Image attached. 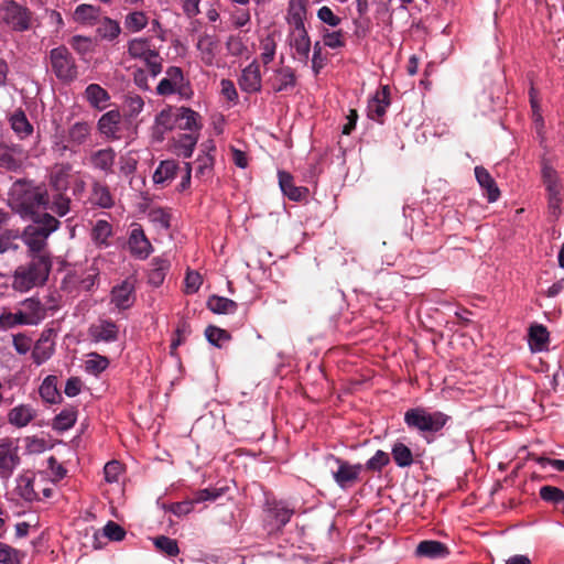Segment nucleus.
I'll return each mask as SVG.
<instances>
[{"label": "nucleus", "instance_id": "obj_1", "mask_svg": "<svg viewBox=\"0 0 564 564\" xmlns=\"http://www.w3.org/2000/svg\"><path fill=\"white\" fill-rule=\"evenodd\" d=\"M10 199L23 217L36 218L48 208V194L44 187L19 180L14 182Z\"/></svg>", "mask_w": 564, "mask_h": 564}, {"label": "nucleus", "instance_id": "obj_2", "mask_svg": "<svg viewBox=\"0 0 564 564\" xmlns=\"http://www.w3.org/2000/svg\"><path fill=\"white\" fill-rule=\"evenodd\" d=\"M51 270V254L29 256V261L14 270L12 288L20 293H24L41 286L47 281Z\"/></svg>", "mask_w": 564, "mask_h": 564}, {"label": "nucleus", "instance_id": "obj_3", "mask_svg": "<svg viewBox=\"0 0 564 564\" xmlns=\"http://www.w3.org/2000/svg\"><path fill=\"white\" fill-rule=\"evenodd\" d=\"M31 219L32 224L25 227L21 236L28 247L29 256L50 254L45 250L47 238L58 229L61 223L47 213H44L42 217Z\"/></svg>", "mask_w": 564, "mask_h": 564}, {"label": "nucleus", "instance_id": "obj_4", "mask_svg": "<svg viewBox=\"0 0 564 564\" xmlns=\"http://www.w3.org/2000/svg\"><path fill=\"white\" fill-rule=\"evenodd\" d=\"M449 420L451 416L441 411L431 412L422 406L411 408L404 413L405 425L422 435L441 432Z\"/></svg>", "mask_w": 564, "mask_h": 564}, {"label": "nucleus", "instance_id": "obj_5", "mask_svg": "<svg viewBox=\"0 0 564 564\" xmlns=\"http://www.w3.org/2000/svg\"><path fill=\"white\" fill-rule=\"evenodd\" d=\"M127 52L133 59H138L149 68L151 77L156 78L163 70V58L153 40L150 37H134L127 44Z\"/></svg>", "mask_w": 564, "mask_h": 564}, {"label": "nucleus", "instance_id": "obj_6", "mask_svg": "<svg viewBox=\"0 0 564 564\" xmlns=\"http://www.w3.org/2000/svg\"><path fill=\"white\" fill-rule=\"evenodd\" d=\"M32 12L14 0L0 3V23L14 32H25L31 28Z\"/></svg>", "mask_w": 564, "mask_h": 564}, {"label": "nucleus", "instance_id": "obj_7", "mask_svg": "<svg viewBox=\"0 0 564 564\" xmlns=\"http://www.w3.org/2000/svg\"><path fill=\"white\" fill-rule=\"evenodd\" d=\"M326 460L336 464L337 468L332 470V477L340 489H350L360 480V474L364 470L362 464H350L334 454H328Z\"/></svg>", "mask_w": 564, "mask_h": 564}, {"label": "nucleus", "instance_id": "obj_8", "mask_svg": "<svg viewBox=\"0 0 564 564\" xmlns=\"http://www.w3.org/2000/svg\"><path fill=\"white\" fill-rule=\"evenodd\" d=\"M51 68L55 76L64 83L73 82L77 77V66L69 50L61 45L50 52Z\"/></svg>", "mask_w": 564, "mask_h": 564}, {"label": "nucleus", "instance_id": "obj_9", "mask_svg": "<svg viewBox=\"0 0 564 564\" xmlns=\"http://www.w3.org/2000/svg\"><path fill=\"white\" fill-rule=\"evenodd\" d=\"M293 59L307 65L312 42L306 26L289 28L286 36Z\"/></svg>", "mask_w": 564, "mask_h": 564}, {"label": "nucleus", "instance_id": "obj_10", "mask_svg": "<svg viewBox=\"0 0 564 564\" xmlns=\"http://www.w3.org/2000/svg\"><path fill=\"white\" fill-rule=\"evenodd\" d=\"M19 441L10 437L0 440V478L8 480L21 463Z\"/></svg>", "mask_w": 564, "mask_h": 564}, {"label": "nucleus", "instance_id": "obj_11", "mask_svg": "<svg viewBox=\"0 0 564 564\" xmlns=\"http://www.w3.org/2000/svg\"><path fill=\"white\" fill-rule=\"evenodd\" d=\"M28 158V151L21 144L0 141V169L20 172Z\"/></svg>", "mask_w": 564, "mask_h": 564}, {"label": "nucleus", "instance_id": "obj_12", "mask_svg": "<svg viewBox=\"0 0 564 564\" xmlns=\"http://www.w3.org/2000/svg\"><path fill=\"white\" fill-rule=\"evenodd\" d=\"M18 311L25 326H37L47 317L50 308L37 296H31L19 303Z\"/></svg>", "mask_w": 564, "mask_h": 564}, {"label": "nucleus", "instance_id": "obj_13", "mask_svg": "<svg viewBox=\"0 0 564 564\" xmlns=\"http://www.w3.org/2000/svg\"><path fill=\"white\" fill-rule=\"evenodd\" d=\"M294 510L282 501L267 503L265 527L269 533L281 531L291 520Z\"/></svg>", "mask_w": 564, "mask_h": 564}, {"label": "nucleus", "instance_id": "obj_14", "mask_svg": "<svg viewBox=\"0 0 564 564\" xmlns=\"http://www.w3.org/2000/svg\"><path fill=\"white\" fill-rule=\"evenodd\" d=\"M55 337L56 332L53 328L42 330L31 351L34 365L41 366L52 358L55 352Z\"/></svg>", "mask_w": 564, "mask_h": 564}, {"label": "nucleus", "instance_id": "obj_15", "mask_svg": "<svg viewBox=\"0 0 564 564\" xmlns=\"http://www.w3.org/2000/svg\"><path fill=\"white\" fill-rule=\"evenodd\" d=\"M128 248L132 257L145 260L153 252V247L144 234L142 226L138 223L131 225L128 237Z\"/></svg>", "mask_w": 564, "mask_h": 564}, {"label": "nucleus", "instance_id": "obj_16", "mask_svg": "<svg viewBox=\"0 0 564 564\" xmlns=\"http://www.w3.org/2000/svg\"><path fill=\"white\" fill-rule=\"evenodd\" d=\"M267 84L274 93H286L295 88L297 76L295 69L291 66L274 68Z\"/></svg>", "mask_w": 564, "mask_h": 564}, {"label": "nucleus", "instance_id": "obj_17", "mask_svg": "<svg viewBox=\"0 0 564 564\" xmlns=\"http://www.w3.org/2000/svg\"><path fill=\"white\" fill-rule=\"evenodd\" d=\"M390 105V88L388 85L381 86L372 96V98L368 101V118L379 123H382Z\"/></svg>", "mask_w": 564, "mask_h": 564}, {"label": "nucleus", "instance_id": "obj_18", "mask_svg": "<svg viewBox=\"0 0 564 564\" xmlns=\"http://www.w3.org/2000/svg\"><path fill=\"white\" fill-rule=\"evenodd\" d=\"M174 128H177V107L169 106L155 116L152 135L155 140L162 141Z\"/></svg>", "mask_w": 564, "mask_h": 564}, {"label": "nucleus", "instance_id": "obj_19", "mask_svg": "<svg viewBox=\"0 0 564 564\" xmlns=\"http://www.w3.org/2000/svg\"><path fill=\"white\" fill-rule=\"evenodd\" d=\"M93 343H113L119 338V326L111 319H99L88 327Z\"/></svg>", "mask_w": 564, "mask_h": 564}, {"label": "nucleus", "instance_id": "obj_20", "mask_svg": "<svg viewBox=\"0 0 564 564\" xmlns=\"http://www.w3.org/2000/svg\"><path fill=\"white\" fill-rule=\"evenodd\" d=\"M240 89L247 94H257L262 88V76L259 63L253 59L242 70L238 78Z\"/></svg>", "mask_w": 564, "mask_h": 564}, {"label": "nucleus", "instance_id": "obj_21", "mask_svg": "<svg viewBox=\"0 0 564 564\" xmlns=\"http://www.w3.org/2000/svg\"><path fill=\"white\" fill-rule=\"evenodd\" d=\"M74 176L73 165L70 163H57L51 170L50 186L56 193H66Z\"/></svg>", "mask_w": 564, "mask_h": 564}, {"label": "nucleus", "instance_id": "obj_22", "mask_svg": "<svg viewBox=\"0 0 564 564\" xmlns=\"http://www.w3.org/2000/svg\"><path fill=\"white\" fill-rule=\"evenodd\" d=\"M15 494L26 502L41 500L40 492L36 490V475L31 470H24L15 479Z\"/></svg>", "mask_w": 564, "mask_h": 564}, {"label": "nucleus", "instance_id": "obj_23", "mask_svg": "<svg viewBox=\"0 0 564 564\" xmlns=\"http://www.w3.org/2000/svg\"><path fill=\"white\" fill-rule=\"evenodd\" d=\"M117 153L111 147L93 151L88 158L89 165L104 175L108 176L115 172Z\"/></svg>", "mask_w": 564, "mask_h": 564}, {"label": "nucleus", "instance_id": "obj_24", "mask_svg": "<svg viewBox=\"0 0 564 564\" xmlns=\"http://www.w3.org/2000/svg\"><path fill=\"white\" fill-rule=\"evenodd\" d=\"M111 303L119 310L130 308L135 301V290L132 282L124 280L112 288L110 293Z\"/></svg>", "mask_w": 564, "mask_h": 564}, {"label": "nucleus", "instance_id": "obj_25", "mask_svg": "<svg viewBox=\"0 0 564 564\" xmlns=\"http://www.w3.org/2000/svg\"><path fill=\"white\" fill-rule=\"evenodd\" d=\"M121 113L117 109L105 112L97 122L100 134L109 140L120 139Z\"/></svg>", "mask_w": 564, "mask_h": 564}, {"label": "nucleus", "instance_id": "obj_26", "mask_svg": "<svg viewBox=\"0 0 564 564\" xmlns=\"http://www.w3.org/2000/svg\"><path fill=\"white\" fill-rule=\"evenodd\" d=\"M308 0H289L285 22L289 28L306 26Z\"/></svg>", "mask_w": 564, "mask_h": 564}, {"label": "nucleus", "instance_id": "obj_27", "mask_svg": "<svg viewBox=\"0 0 564 564\" xmlns=\"http://www.w3.org/2000/svg\"><path fill=\"white\" fill-rule=\"evenodd\" d=\"M202 116L188 107H177V128L187 131V133L200 134L203 129Z\"/></svg>", "mask_w": 564, "mask_h": 564}, {"label": "nucleus", "instance_id": "obj_28", "mask_svg": "<svg viewBox=\"0 0 564 564\" xmlns=\"http://www.w3.org/2000/svg\"><path fill=\"white\" fill-rule=\"evenodd\" d=\"M475 176L476 180L484 191L487 199L489 203H495L500 197V189L494 180V177L490 175V173L485 169L484 166H476L475 167Z\"/></svg>", "mask_w": 564, "mask_h": 564}, {"label": "nucleus", "instance_id": "obj_29", "mask_svg": "<svg viewBox=\"0 0 564 564\" xmlns=\"http://www.w3.org/2000/svg\"><path fill=\"white\" fill-rule=\"evenodd\" d=\"M279 185L282 193L293 202H300L306 197L308 189L303 186H295L293 176L285 171H279Z\"/></svg>", "mask_w": 564, "mask_h": 564}, {"label": "nucleus", "instance_id": "obj_30", "mask_svg": "<svg viewBox=\"0 0 564 564\" xmlns=\"http://www.w3.org/2000/svg\"><path fill=\"white\" fill-rule=\"evenodd\" d=\"M448 554L449 550L447 545L435 540L421 541L415 549V555L419 557L444 558Z\"/></svg>", "mask_w": 564, "mask_h": 564}, {"label": "nucleus", "instance_id": "obj_31", "mask_svg": "<svg viewBox=\"0 0 564 564\" xmlns=\"http://www.w3.org/2000/svg\"><path fill=\"white\" fill-rule=\"evenodd\" d=\"M9 123L15 135L21 140L29 138L33 133V126L21 108L15 109L9 116Z\"/></svg>", "mask_w": 564, "mask_h": 564}, {"label": "nucleus", "instance_id": "obj_32", "mask_svg": "<svg viewBox=\"0 0 564 564\" xmlns=\"http://www.w3.org/2000/svg\"><path fill=\"white\" fill-rule=\"evenodd\" d=\"M84 97L93 108L99 111L109 106L110 95L98 84H89L85 89Z\"/></svg>", "mask_w": 564, "mask_h": 564}, {"label": "nucleus", "instance_id": "obj_33", "mask_svg": "<svg viewBox=\"0 0 564 564\" xmlns=\"http://www.w3.org/2000/svg\"><path fill=\"white\" fill-rule=\"evenodd\" d=\"M170 268L171 263L167 258L163 256L153 258L148 273V282L154 288L162 285Z\"/></svg>", "mask_w": 564, "mask_h": 564}, {"label": "nucleus", "instance_id": "obj_34", "mask_svg": "<svg viewBox=\"0 0 564 564\" xmlns=\"http://www.w3.org/2000/svg\"><path fill=\"white\" fill-rule=\"evenodd\" d=\"M36 416V411L30 404H19L8 413V422L15 427H24Z\"/></svg>", "mask_w": 564, "mask_h": 564}, {"label": "nucleus", "instance_id": "obj_35", "mask_svg": "<svg viewBox=\"0 0 564 564\" xmlns=\"http://www.w3.org/2000/svg\"><path fill=\"white\" fill-rule=\"evenodd\" d=\"M178 169L175 160L161 161L152 176L154 184L165 186L175 178Z\"/></svg>", "mask_w": 564, "mask_h": 564}, {"label": "nucleus", "instance_id": "obj_36", "mask_svg": "<svg viewBox=\"0 0 564 564\" xmlns=\"http://www.w3.org/2000/svg\"><path fill=\"white\" fill-rule=\"evenodd\" d=\"M100 15V7L83 3L76 7L73 18L77 23L95 25L99 21Z\"/></svg>", "mask_w": 564, "mask_h": 564}, {"label": "nucleus", "instance_id": "obj_37", "mask_svg": "<svg viewBox=\"0 0 564 564\" xmlns=\"http://www.w3.org/2000/svg\"><path fill=\"white\" fill-rule=\"evenodd\" d=\"M196 46L199 51L202 62L207 66L214 65L218 46L216 39L208 34L202 35Z\"/></svg>", "mask_w": 564, "mask_h": 564}, {"label": "nucleus", "instance_id": "obj_38", "mask_svg": "<svg viewBox=\"0 0 564 564\" xmlns=\"http://www.w3.org/2000/svg\"><path fill=\"white\" fill-rule=\"evenodd\" d=\"M198 139L199 134L196 133L180 134L174 141L175 153L184 159H189L194 153Z\"/></svg>", "mask_w": 564, "mask_h": 564}, {"label": "nucleus", "instance_id": "obj_39", "mask_svg": "<svg viewBox=\"0 0 564 564\" xmlns=\"http://www.w3.org/2000/svg\"><path fill=\"white\" fill-rule=\"evenodd\" d=\"M91 124L86 121H77L68 129V142L79 147L88 142L91 134Z\"/></svg>", "mask_w": 564, "mask_h": 564}, {"label": "nucleus", "instance_id": "obj_40", "mask_svg": "<svg viewBox=\"0 0 564 564\" xmlns=\"http://www.w3.org/2000/svg\"><path fill=\"white\" fill-rule=\"evenodd\" d=\"M112 226L104 219H98L91 229V240L99 248L110 246L109 238L112 236Z\"/></svg>", "mask_w": 564, "mask_h": 564}, {"label": "nucleus", "instance_id": "obj_41", "mask_svg": "<svg viewBox=\"0 0 564 564\" xmlns=\"http://www.w3.org/2000/svg\"><path fill=\"white\" fill-rule=\"evenodd\" d=\"M90 200L100 208H111L115 204L113 197L107 185L95 182L91 186Z\"/></svg>", "mask_w": 564, "mask_h": 564}, {"label": "nucleus", "instance_id": "obj_42", "mask_svg": "<svg viewBox=\"0 0 564 564\" xmlns=\"http://www.w3.org/2000/svg\"><path fill=\"white\" fill-rule=\"evenodd\" d=\"M391 456L400 468H408L414 463L411 448L402 442H395L391 447Z\"/></svg>", "mask_w": 564, "mask_h": 564}, {"label": "nucleus", "instance_id": "obj_43", "mask_svg": "<svg viewBox=\"0 0 564 564\" xmlns=\"http://www.w3.org/2000/svg\"><path fill=\"white\" fill-rule=\"evenodd\" d=\"M57 377L50 375L47 376L42 384L40 386L39 393L43 401L54 404L59 401L61 393L57 389Z\"/></svg>", "mask_w": 564, "mask_h": 564}, {"label": "nucleus", "instance_id": "obj_44", "mask_svg": "<svg viewBox=\"0 0 564 564\" xmlns=\"http://www.w3.org/2000/svg\"><path fill=\"white\" fill-rule=\"evenodd\" d=\"M207 307L215 314H234L238 304L228 297L212 295L207 300Z\"/></svg>", "mask_w": 564, "mask_h": 564}, {"label": "nucleus", "instance_id": "obj_45", "mask_svg": "<svg viewBox=\"0 0 564 564\" xmlns=\"http://www.w3.org/2000/svg\"><path fill=\"white\" fill-rule=\"evenodd\" d=\"M166 78L177 88L178 95L182 97H188L189 83L185 79L183 70L177 66H170L166 72Z\"/></svg>", "mask_w": 564, "mask_h": 564}, {"label": "nucleus", "instance_id": "obj_46", "mask_svg": "<svg viewBox=\"0 0 564 564\" xmlns=\"http://www.w3.org/2000/svg\"><path fill=\"white\" fill-rule=\"evenodd\" d=\"M205 153L197 158L196 173L198 175L210 174L214 166V155L210 153L216 150L214 141L209 140L203 144Z\"/></svg>", "mask_w": 564, "mask_h": 564}, {"label": "nucleus", "instance_id": "obj_47", "mask_svg": "<svg viewBox=\"0 0 564 564\" xmlns=\"http://www.w3.org/2000/svg\"><path fill=\"white\" fill-rule=\"evenodd\" d=\"M530 345L533 350H543L549 343V332L545 326L534 324L529 329Z\"/></svg>", "mask_w": 564, "mask_h": 564}, {"label": "nucleus", "instance_id": "obj_48", "mask_svg": "<svg viewBox=\"0 0 564 564\" xmlns=\"http://www.w3.org/2000/svg\"><path fill=\"white\" fill-rule=\"evenodd\" d=\"M77 420V412L74 409L62 410L53 420V429L58 432H64L74 426Z\"/></svg>", "mask_w": 564, "mask_h": 564}, {"label": "nucleus", "instance_id": "obj_49", "mask_svg": "<svg viewBox=\"0 0 564 564\" xmlns=\"http://www.w3.org/2000/svg\"><path fill=\"white\" fill-rule=\"evenodd\" d=\"M109 367V359L97 352L88 355V359L84 364V369L87 373L98 376Z\"/></svg>", "mask_w": 564, "mask_h": 564}, {"label": "nucleus", "instance_id": "obj_50", "mask_svg": "<svg viewBox=\"0 0 564 564\" xmlns=\"http://www.w3.org/2000/svg\"><path fill=\"white\" fill-rule=\"evenodd\" d=\"M149 220L160 229L169 230L171 227L170 209L163 207L151 208L148 213Z\"/></svg>", "mask_w": 564, "mask_h": 564}, {"label": "nucleus", "instance_id": "obj_51", "mask_svg": "<svg viewBox=\"0 0 564 564\" xmlns=\"http://www.w3.org/2000/svg\"><path fill=\"white\" fill-rule=\"evenodd\" d=\"M120 32H121V28H120L119 22H117L116 20H112L108 17H105L101 20L100 25L97 28L98 35L101 39L108 40V41H113L115 39H117L119 36Z\"/></svg>", "mask_w": 564, "mask_h": 564}, {"label": "nucleus", "instance_id": "obj_52", "mask_svg": "<svg viewBox=\"0 0 564 564\" xmlns=\"http://www.w3.org/2000/svg\"><path fill=\"white\" fill-rule=\"evenodd\" d=\"M260 58L264 66L273 62L276 54V42L273 34H268L260 40Z\"/></svg>", "mask_w": 564, "mask_h": 564}, {"label": "nucleus", "instance_id": "obj_53", "mask_svg": "<svg viewBox=\"0 0 564 564\" xmlns=\"http://www.w3.org/2000/svg\"><path fill=\"white\" fill-rule=\"evenodd\" d=\"M390 456L387 452L378 449L364 465V469L380 474L390 464Z\"/></svg>", "mask_w": 564, "mask_h": 564}, {"label": "nucleus", "instance_id": "obj_54", "mask_svg": "<svg viewBox=\"0 0 564 564\" xmlns=\"http://www.w3.org/2000/svg\"><path fill=\"white\" fill-rule=\"evenodd\" d=\"M59 217L68 214L70 209V198L66 196V193H56L53 196V199H48V208Z\"/></svg>", "mask_w": 564, "mask_h": 564}, {"label": "nucleus", "instance_id": "obj_55", "mask_svg": "<svg viewBox=\"0 0 564 564\" xmlns=\"http://www.w3.org/2000/svg\"><path fill=\"white\" fill-rule=\"evenodd\" d=\"M540 498L552 505L564 503V491L555 486H542L539 491Z\"/></svg>", "mask_w": 564, "mask_h": 564}, {"label": "nucleus", "instance_id": "obj_56", "mask_svg": "<svg viewBox=\"0 0 564 564\" xmlns=\"http://www.w3.org/2000/svg\"><path fill=\"white\" fill-rule=\"evenodd\" d=\"M124 25L131 32H139L148 25V17L142 11L131 12L126 17Z\"/></svg>", "mask_w": 564, "mask_h": 564}, {"label": "nucleus", "instance_id": "obj_57", "mask_svg": "<svg viewBox=\"0 0 564 564\" xmlns=\"http://www.w3.org/2000/svg\"><path fill=\"white\" fill-rule=\"evenodd\" d=\"M153 543L158 550L169 556H176L180 553L177 541L165 535L156 536Z\"/></svg>", "mask_w": 564, "mask_h": 564}, {"label": "nucleus", "instance_id": "obj_58", "mask_svg": "<svg viewBox=\"0 0 564 564\" xmlns=\"http://www.w3.org/2000/svg\"><path fill=\"white\" fill-rule=\"evenodd\" d=\"M18 326H25L18 310L15 312L4 310L0 313L1 330H9Z\"/></svg>", "mask_w": 564, "mask_h": 564}, {"label": "nucleus", "instance_id": "obj_59", "mask_svg": "<svg viewBox=\"0 0 564 564\" xmlns=\"http://www.w3.org/2000/svg\"><path fill=\"white\" fill-rule=\"evenodd\" d=\"M322 37H323V44L326 47H329L333 50L341 48L346 45L344 32L341 30H337V31L325 30V31H323Z\"/></svg>", "mask_w": 564, "mask_h": 564}, {"label": "nucleus", "instance_id": "obj_60", "mask_svg": "<svg viewBox=\"0 0 564 564\" xmlns=\"http://www.w3.org/2000/svg\"><path fill=\"white\" fill-rule=\"evenodd\" d=\"M542 178L545 184L546 192L561 189L557 172L550 165L542 167Z\"/></svg>", "mask_w": 564, "mask_h": 564}, {"label": "nucleus", "instance_id": "obj_61", "mask_svg": "<svg viewBox=\"0 0 564 564\" xmlns=\"http://www.w3.org/2000/svg\"><path fill=\"white\" fill-rule=\"evenodd\" d=\"M205 336L207 340L216 347H220L223 341L229 340L230 338L229 334L225 329L213 325L205 329Z\"/></svg>", "mask_w": 564, "mask_h": 564}, {"label": "nucleus", "instance_id": "obj_62", "mask_svg": "<svg viewBox=\"0 0 564 564\" xmlns=\"http://www.w3.org/2000/svg\"><path fill=\"white\" fill-rule=\"evenodd\" d=\"M224 492V488H205L196 491L194 494L193 500L195 505L205 501H215L216 499L221 497Z\"/></svg>", "mask_w": 564, "mask_h": 564}, {"label": "nucleus", "instance_id": "obj_63", "mask_svg": "<svg viewBox=\"0 0 564 564\" xmlns=\"http://www.w3.org/2000/svg\"><path fill=\"white\" fill-rule=\"evenodd\" d=\"M69 144L70 143L68 142V137L66 138L64 135V131H57L56 133H54L52 140L53 153L57 154L58 156H64L66 152L72 151Z\"/></svg>", "mask_w": 564, "mask_h": 564}, {"label": "nucleus", "instance_id": "obj_64", "mask_svg": "<svg viewBox=\"0 0 564 564\" xmlns=\"http://www.w3.org/2000/svg\"><path fill=\"white\" fill-rule=\"evenodd\" d=\"M20 551L0 542V564H19Z\"/></svg>", "mask_w": 564, "mask_h": 564}]
</instances>
